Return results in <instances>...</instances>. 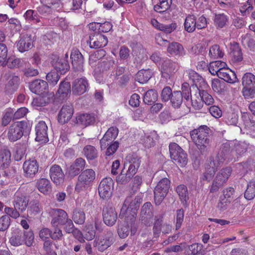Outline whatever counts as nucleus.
Listing matches in <instances>:
<instances>
[{"label":"nucleus","instance_id":"1","mask_svg":"<svg viewBox=\"0 0 255 255\" xmlns=\"http://www.w3.org/2000/svg\"><path fill=\"white\" fill-rule=\"evenodd\" d=\"M211 130L206 125L201 126L190 132L193 142L202 154H206L208 152L207 147L211 143Z\"/></svg>","mask_w":255,"mask_h":255},{"label":"nucleus","instance_id":"2","mask_svg":"<svg viewBox=\"0 0 255 255\" xmlns=\"http://www.w3.org/2000/svg\"><path fill=\"white\" fill-rule=\"evenodd\" d=\"M142 201L141 194L137 195L134 199L132 196L127 197L121 210L120 217H125L126 221L129 224L134 223L135 220L137 210Z\"/></svg>","mask_w":255,"mask_h":255},{"label":"nucleus","instance_id":"3","mask_svg":"<svg viewBox=\"0 0 255 255\" xmlns=\"http://www.w3.org/2000/svg\"><path fill=\"white\" fill-rule=\"evenodd\" d=\"M29 203V199L24 194L20 192H16L12 202L13 208L5 207L4 213L13 219H17L20 216V213L24 212Z\"/></svg>","mask_w":255,"mask_h":255},{"label":"nucleus","instance_id":"4","mask_svg":"<svg viewBox=\"0 0 255 255\" xmlns=\"http://www.w3.org/2000/svg\"><path fill=\"white\" fill-rule=\"evenodd\" d=\"M235 155L230 144L228 142H225L221 145L215 158L211 157L209 160L213 161L215 164L220 167L224 164L235 161Z\"/></svg>","mask_w":255,"mask_h":255},{"label":"nucleus","instance_id":"5","mask_svg":"<svg viewBox=\"0 0 255 255\" xmlns=\"http://www.w3.org/2000/svg\"><path fill=\"white\" fill-rule=\"evenodd\" d=\"M95 172L92 169L83 170L78 176L75 190L77 192L85 191L95 179Z\"/></svg>","mask_w":255,"mask_h":255},{"label":"nucleus","instance_id":"6","mask_svg":"<svg viewBox=\"0 0 255 255\" xmlns=\"http://www.w3.org/2000/svg\"><path fill=\"white\" fill-rule=\"evenodd\" d=\"M34 239V234L31 230L27 231L17 230L10 238L9 242L13 246H18L25 243L27 246L30 247Z\"/></svg>","mask_w":255,"mask_h":255},{"label":"nucleus","instance_id":"7","mask_svg":"<svg viewBox=\"0 0 255 255\" xmlns=\"http://www.w3.org/2000/svg\"><path fill=\"white\" fill-rule=\"evenodd\" d=\"M171 158L175 163L180 167L185 166L188 161L186 153L176 143H171L169 145Z\"/></svg>","mask_w":255,"mask_h":255},{"label":"nucleus","instance_id":"8","mask_svg":"<svg viewBox=\"0 0 255 255\" xmlns=\"http://www.w3.org/2000/svg\"><path fill=\"white\" fill-rule=\"evenodd\" d=\"M116 241V237L112 231H107L103 235L96 238L94 242V246L101 252L110 247Z\"/></svg>","mask_w":255,"mask_h":255},{"label":"nucleus","instance_id":"9","mask_svg":"<svg viewBox=\"0 0 255 255\" xmlns=\"http://www.w3.org/2000/svg\"><path fill=\"white\" fill-rule=\"evenodd\" d=\"M170 181L167 178H163L157 183L154 190V202L156 205H159L168 192Z\"/></svg>","mask_w":255,"mask_h":255},{"label":"nucleus","instance_id":"10","mask_svg":"<svg viewBox=\"0 0 255 255\" xmlns=\"http://www.w3.org/2000/svg\"><path fill=\"white\" fill-rule=\"evenodd\" d=\"M232 172V169L231 167H226L221 169L216 174V176L213 181L212 185L210 188L211 193H215L222 187L225 183Z\"/></svg>","mask_w":255,"mask_h":255},{"label":"nucleus","instance_id":"11","mask_svg":"<svg viewBox=\"0 0 255 255\" xmlns=\"http://www.w3.org/2000/svg\"><path fill=\"white\" fill-rule=\"evenodd\" d=\"M26 126L24 121L16 122L8 128L7 133L8 139L11 142L19 139L23 135L24 128Z\"/></svg>","mask_w":255,"mask_h":255},{"label":"nucleus","instance_id":"12","mask_svg":"<svg viewBox=\"0 0 255 255\" xmlns=\"http://www.w3.org/2000/svg\"><path fill=\"white\" fill-rule=\"evenodd\" d=\"M114 184V181L110 177L105 178L101 181L98 192L101 198L108 200L112 196Z\"/></svg>","mask_w":255,"mask_h":255},{"label":"nucleus","instance_id":"13","mask_svg":"<svg viewBox=\"0 0 255 255\" xmlns=\"http://www.w3.org/2000/svg\"><path fill=\"white\" fill-rule=\"evenodd\" d=\"M102 216L104 223L109 227L114 226L118 219L117 212L115 208L109 203L104 206Z\"/></svg>","mask_w":255,"mask_h":255},{"label":"nucleus","instance_id":"14","mask_svg":"<svg viewBox=\"0 0 255 255\" xmlns=\"http://www.w3.org/2000/svg\"><path fill=\"white\" fill-rule=\"evenodd\" d=\"M4 78L7 81L4 87V92L7 94H12L18 88L20 78L14 73L8 71L4 74Z\"/></svg>","mask_w":255,"mask_h":255},{"label":"nucleus","instance_id":"15","mask_svg":"<svg viewBox=\"0 0 255 255\" xmlns=\"http://www.w3.org/2000/svg\"><path fill=\"white\" fill-rule=\"evenodd\" d=\"M86 161L84 159L79 157L67 168L66 174L71 178H74L76 176L79 175L81 173L86 166Z\"/></svg>","mask_w":255,"mask_h":255},{"label":"nucleus","instance_id":"16","mask_svg":"<svg viewBox=\"0 0 255 255\" xmlns=\"http://www.w3.org/2000/svg\"><path fill=\"white\" fill-rule=\"evenodd\" d=\"M107 36L99 32H94L89 36V46L91 48H100L105 47L108 44Z\"/></svg>","mask_w":255,"mask_h":255},{"label":"nucleus","instance_id":"17","mask_svg":"<svg viewBox=\"0 0 255 255\" xmlns=\"http://www.w3.org/2000/svg\"><path fill=\"white\" fill-rule=\"evenodd\" d=\"M50 214L52 217V226L64 225L69 218L67 213L61 209H53L50 211Z\"/></svg>","mask_w":255,"mask_h":255},{"label":"nucleus","instance_id":"18","mask_svg":"<svg viewBox=\"0 0 255 255\" xmlns=\"http://www.w3.org/2000/svg\"><path fill=\"white\" fill-rule=\"evenodd\" d=\"M71 59L72 65L75 71L83 72L84 71V57L77 49H73L71 51Z\"/></svg>","mask_w":255,"mask_h":255},{"label":"nucleus","instance_id":"19","mask_svg":"<svg viewBox=\"0 0 255 255\" xmlns=\"http://www.w3.org/2000/svg\"><path fill=\"white\" fill-rule=\"evenodd\" d=\"M51 62L56 72L61 74H64L70 68L67 60L65 58H60L57 55H52Z\"/></svg>","mask_w":255,"mask_h":255},{"label":"nucleus","instance_id":"20","mask_svg":"<svg viewBox=\"0 0 255 255\" xmlns=\"http://www.w3.org/2000/svg\"><path fill=\"white\" fill-rule=\"evenodd\" d=\"M186 73L189 80L193 83L192 88L196 89L197 91L200 88H205L207 87V84L204 79L195 71L188 69L186 71Z\"/></svg>","mask_w":255,"mask_h":255},{"label":"nucleus","instance_id":"21","mask_svg":"<svg viewBox=\"0 0 255 255\" xmlns=\"http://www.w3.org/2000/svg\"><path fill=\"white\" fill-rule=\"evenodd\" d=\"M74 109L70 104L64 105L59 112L58 121L61 124L68 123L72 117Z\"/></svg>","mask_w":255,"mask_h":255},{"label":"nucleus","instance_id":"22","mask_svg":"<svg viewBox=\"0 0 255 255\" xmlns=\"http://www.w3.org/2000/svg\"><path fill=\"white\" fill-rule=\"evenodd\" d=\"M48 127L45 122L41 121L35 127V140L41 143H46L49 141L47 133Z\"/></svg>","mask_w":255,"mask_h":255},{"label":"nucleus","instance_id":"23","mask_svg":"<svg viewBox=\"0 0 255 255\" xmlns=\"http://www.w3.org/2000/svg\"><path fill=\"white\" fill-rule=\"evenodd\" d=\"M29 88L32 93L41 95L48 92V84L45 81L36 79L29 84Z\"/></svg>","mask_w":255,"mask_h":255},{"label":"nucleus","instance_id":"24","mask_svg":"<svg viewBox=\"0 0 255 255\" xmlns=\"http://www.w3.org/2000/svg\"><path fill=\"white\" fill-rule=\"evenodd\" d=\"M24 176L32 178L38 172L39 164L36 160L29 159L26 160L23 164Z\"/></svg>","mask_w":255,"mask_h":255},{"label":"nucleus","instance_id":"25","mask_svg":"<svg viewBox=\"0 0 255 255\" xmlns=\"http://www.w3.org/2000/svg\"><path fill=\"white\" fill-rule=\"evenodd\" d=\"M89 89V83L85 78H78L72 83V92L76 95H81Z\"/></svg>","mask_w":255,"mask_h":255},{"label":"nucleus","instance_id":"26","mask_svg":"<svg viewBox=\"0 0 255 255\" xmlns=\"http://www.w3.org/2000/svg\"><path fill=\"white\" fill-rule=\"evenodd\" d=\"M49 174L51 180L57 185H60L64 181V173L58 165L54 164L50 167Z\"/></svg>","mask_w":255,"mask_h":255},{"label":"nucleus","instance_id":"27","mask_svg":"<svg viewBox=\"0 0 255 255\" xmlns=\"http://www.w3.org/2000/svg\"><path fill=\"white\" fill-rule=\"evenodd\" d=\"M33 38L31 34L23 35L17 44V49L20 52L27 51L31 49L33 46Z\"/></svg>","mask_w":255,"mask_h":255},{"label":"nucleus","instance_id":"28","mask_svg":"<svg viewBox=\"0 0 255 255\" xmlns=\"http://www.w3.org/2000/svg\"><path fill=\"white\" fill-rule=\"evenodd\" d=\"M119 129L117 127H112L108 129L103 137L100 140L101 147L105 148L109 143L114 140L118 136Z\"/></svg>","mask_w":255,"mask_h":255},{"label":"nucleus","instance_id":"29","mask_svg":"<svg viewBox=\"0 0 255 255\" xmlns=\"http://www.w3.org/2000/svg\"><path fill=\"white\" fill-rule=\"evenodd\" d=\"M71 93V85L69 82L63 81L59 85V89L56 93L57 99L59 101L66 100Z\"/></svg>","mask_w":255,"mask_h":255},{"label":"nucleus","instance_id":"30","mask_svg":"<svg viewBox=\"0 0 255 255\" xmlns=\"http://www.w3.org/2000/svg\"><path fill=\"white\" fill-rule=\"evenodd\" d=\"M179 65L176 62L167 59L162 63V70L169 75L175 74L179 69Z\"/></svg>","mask_w":255,"mask_h":255},{"label":"nucleus","instance_id":"31","mask_svg":"<svg viewBox=\"0 0 255 255\" xmlns=\"http://www.w3.org/2000/svg\"><path fill=\"white\" fill-rule=\"evenodd\" d=\"M218 77L225 81L231 84L235 83L238 80L235 73L231 70L226 68L222 70V71L219 72V73L218 74Z\"/></svg>","mask_w":255,"mask_h":255},{"label":"nucleus","instance_id":"32","mask_svg":"<svg viewBox=\"0 0 255 255\" xmlns=\"http://www.w3.org/2000/svg\"><path fill=\"white\" fill-rule=\"evenodd\" d=\"M11 162V153L7 148L0 150V169L7 168Z\"/></svg>","mask_w":255,"mask_h":255},{"label":"nucleus","instance_id":"33","mask_svg":"<svg viewBox=\"0 0 255 255\" xmlns=\"http://www.w3.org/2000/svg\"><path fill=\"white\" fill-rule=\"evenodd\" d=\"M229 17L224 13H215L213 22L217 29H222L228 25Z\"/></svg>","mask_w":255,"mask_h":255},{"label":"nucleus","instance_id":"34","mask_svg":"<svg viewBox=\"0 0 255 255\" xmlns=\"http://www.w3.org/2000/svg\"><path fill=\"white\" fill-rule=\"evenodd\" d=\"M126 166L129 164L128 169L135 174L140 164V158L134 155H128L126 157Z\"/></svg>","mask_w":255,"mask_h":255},{"label":"nucleus","instance_id":"35","mask_svg":"<svg viewBox=\"0 0 255 255\" xmlns=\"http://www.w3.org/2000/svg\"><path fill=\"white\" fill-rule=\"evenodd\" d=\"M125 167L126 163L121 173L116 178V181L118 184L124 185L128 183L135 174L128 169L126 170Z\"/></svg>","mask_w":255,"mask_h":255},{"label":"nucleus","instance_id":"36","mask_svg":"<svg viewBox=\"0 0 255 255\" xmlns=\"http://www.w3.org/2000/svg\"><path fill=\"white\" fill-rule=\"evenodd\" d=\"M219 167L215 164L213 161H211L209 160L208 162L206 165V171L203 174L202 179L203 180L210 181Z\"/></svg>","mask_w":255,"mask_h":255},{"label":"nucleus","instance_id":"37","mask_svg":"<svg viewBox=\"0 0 255 255\" xmlns=\"http://www.w3.org/2000/svg\"><path fill=\"white\" fill-rule=\"evenodd\" d=\"M5 62V66L10 69L23 67L26 63L24 60L16 57L7 58Z\"/></svg>","mask_w":255,"mask_h":255},{"label":"nucleus","instance_id":"38","mask_svg":"<svg viewBox=\"0 0 255 255\" xmlns=\"http://www.w3.org/2000/svg\"><path fill=\"white\" fill-rule=\"evenodd\" d=\"M227 64L225 62L221 61H216L211 62L208 67V70L210 73L213 75H217L219 72L222 71V70L225 68Z\"/></svg>","mask_w":255,"mask_h":255},{"label":"nucleus","instance_id":"39","mask_svg":"<svg viewBox=\"0 0 255 255\" xmlns=\"http://www.w3.org/2000/svg\"><path fill=\"white\" fill-rule=\"evenodd\" d=\"M167 51L171 55L182 56L184 54V50L181 44L173 42L170 43L167 48Z\"/></svg>","mask_w":255,"mask_h":255},{"label":"nucleus","instance_id":"40","mask_svg":"<svg viewBox=\"0 0 255 255\" xmlns=\"http://www.w3.org/2000/svg\"><path fill=\"white\" fill-rule=\"evenodd\" d=\"M76 120L78 124L87 127L94 123L95 117L91 114H83L77 117Z\"/></svg>","mask_w":255,"mask_h":255},{"label":"nucleus","instance_id":"41","mask_svg":"<svg viewBox=\"0 0 255 255\" xmlns=\"http://www.w3.org/2000/svg\"><path fill=\"white\" fill-rule=\"evenodd\" d=\"M152 72L150 69L139 70L136 75V80L139 83H146L152 77Z\"/></svg>","mask_w":255,"mask_h":255},{"label":"nucleus","instance_id":"42","mask_svg":"<svg viewBox=\"0 0 255 255\" xmlns=\"http://www.w3.org/2000/svg\"><path fill=\"white\" fill-rule=\"evenodd\" d=\"M196 26L195 16L194 14H188L184 21L185 30L189 33L193 32L196 28Z\"/></svg>","mask_w":255,"mask_h":255},{"label":"nucleus","instance_id":"43","mask_svg":"<svg viewBox=\"0 0 255 255\" xmlns=\"http://www.w3.org/2000/svg\"><path fill=\"white\" fill-rule=\"evenodd\" d=\"M158 99V93L154 89H150L146 91L143 96V100L145 104L151 105L155 103Z\"/></svg>","mask_w":255,"mask_h":255},{"label":"nucleus","instance_id":"44","mask_svg":"<svg viewBox=\"0 0 255 255\" xmlns=\"http://www.w3.org/2000/svg\"><path fill=\"white\" fill-rule=\"evenodd\" d=\"M36 186L39 191L44 194L48 193L51 190L50 181L46 178H41L38 180Z\"/></svg>","mask_w":255,"mask_h":255},{"label":"nucleus","instance_id":"45","mask_svg":"<svg viewBox=\"0 0 255 255\" xmlns=\"http://www.w3.org/2000/svg\"><path fill=\"white\" fill-rule=\"evenodd\" d=\"M243 88L255 87V76L251 73H245L242 79Z\"/></svg>","mask_w":255,"mask_h":255},{"label":"nucleus","instance_id":"46","mask_svg":"<svg viewBox=\"0 0 255 255\" xmlns=\"http://www.w3.org/2000/svg\"><path fill=\"white\" fill-rule=\"evenodd\" d=\"M172 107L174 108H179L183 102L182 95L180 91L173 92L170 99Z\"/></svg>","mask_w":255,"mask_h":255},{"label":"nucleus","instance_id":"47","mask_svg":"<svg viewBox=\"0 0 255 255\" xmlns=\"http://www.w3.org/2000/svg\"><path fill=\"white\" fill-rule=\"evenodd\" d=\"M83 153L88 160H94L98 157V150L94 146L91 145L85 146Z\"/></svg>","mask_w":255,"mask_h":255},{"label":"nucleus","instance_id":"48","mask_svg":"<svg viewBox=\"0 0 255 255\" xmlns=\"http://www.w3.org/2000/svg\"><path fill=\"white\" fill-rule=\"evenodd\" d=\"M152 205L150 202H146L143 204L141 208L140 215L142 220L149 219L153 215Z\"/></svg>","mask_w":255,"mask_h":255},{"label":"nucleus","instance_id":"49","mask_svg":"<svg viewBox=\"0 0 255 255\" xmlns=\"http://www.w3.org/2000/svg\"><path fill=\"white\" fill-rule=\"evenodd\" d=\"M42 210L40 202L37 199H33L29 203L28 211L30 215H35L39 214Z\"/></svg>","mask_w":255,"mask_h":255},{"label":"nucleus","instance_id":"50","mask_svg":"<svg viewBox=\"0 0 255 255\" xmlns=\"http://www.w3.org/2000/svg\"><path fill=\"white\" fill-rule=\"evenodd\" d=\"M172 0H159V2L154 6V10L159 13L167 10L171 6Z\"/></svg>","mask_w":255,"mask_h":255},{"label":"nucleus","instance_id":"51","mask_svg":"<svg viewBox=\"0 0 255 255\" xmlns=\"http://www.w3.org/2000/svg\"><path fill=\"white\" fill-rule=\"evenodd\" d=\"M72 219L77 224H83L86 219L84 212L80 209H75L73 213Z\"/></svg>","mask_w":255,"mask_h":255},{"label":"nucleus","instance_id":"52","mask_svg":"<svg viewBox=\"0 0 255 255\" xmlns=\"http://www.w3.org/2000/svg\"><path fill=\"white\" fill-rule=\"evenodd\" d=\"M176 190L181 202L186 203L189 198L187 187L183 184H180L177 187Z\"/></svg>","mask_w":255,"mask_h":255},{"label":"nucleus","instance_id":"53","mask_svg":"<svg viewBox=\"0 0 255 255\" xmlns=\"http://www.w3.org/2000/svg\"><path fill=\"white\" fill-rule=\"evenodd\" d=\"M105 51L103 50H101L98 51L93 54H91L89 56V62L91 66H95L97 64L99 65L100 61L99 60L102 58L103 56L105 55Z\"/></svg>","mask_w":255,"mask_h":255},{"label":"nucleus","instance_id":"54","mask_svg":"<svg viewBox=\"0 0 255 255\" xmlns=\"http://www.w3.org/2000/svg\"><path fill=\"white\" fill-rule=\"evenodd\" d=\"M198 96L201 98L202 102H204L207 105H211L214 103V99L212 96L207 91L198 89Z\"/></svg>","mask_w":255,"mask_h":255},{"label":"nucleus","instance_id":"55","mask_svg":"<svg viewBox=\"0 0 255 255\" xmlns=\"http://www.w3.org/2000/svg\"><path fill=\"white\" fill-rule=\"evenodd\" d=\"M209 56L213 59H216L223 57L224 53L220 50L219 45L214 44L210 47Z\"/></svg>","mask_w":255,"mask_h":255},{"label":"nucleus","instance_id":"56","mask_svg":"<svg viewBox=\"0 0 255 255\" xmlns=\"http://www.w3.org/2000/svg\"><path fill=\"white\" fill-rule=\"evenodd\" d=\"M42 3L43 4V8H52L57 9L61 5L60 0H40Z\"/></svg>","mask_w":255,"mask_h":255},{"label":"nucleus","instance_id":"57","mask_svg":"<svg viewBox=\"0 0 255 255\" xmlns=\"http://www.w3.org/2000/svg\"><path fill=\"white\" fill-rule=\"evenodd\" d=\"M241 41L244 45L248 46L251 50L255 51V40L250 35L246 34L242 36Z\"/></svg>","mask_w":255,"mask_h":255},{"label":"nucleus","instance_id":"58","mask_svg":"<svg viewBox=\"0 0 255 255\" xmlns=\"http://www.w3.org/2000/svg\"><path fill=\"white\" fill-rule=\"evenodd\" d=\"M46 78L47 83L51 86H54L57 84L59 80L60 76L57 72L52 71L47 74Z\"/></svg>","mask_w":255,"mask_h":255},{"label":"nucleus","instance_id":"59","mask_svg":"<svg viewBox=\"0 0 255 255\" xmlns=\"http://www.w3.org/2000/svg\"><path fill=\"white\" fill-rule=\"evenodd\" d=\"M244 196L246 199L250 200L255 197V182H250L245 192Z\"/></svg>","mask_w":255,"mask_h":255},{"label":"nucleus","instance_id":"60","mask_svg":"<svg viewBox=\"0 0 255 255\" xmlns=\"http://www.w3.org/2000/svg\"><path fill=\"white\" fill-rule=\"evenodd\" d=\"M24 16L25 19L29 21H33L34 23H38L40 22L39 16L37 13L33 10L29 9L26 11Z\"/></svg>","mask_w":255,"mask_h":255},{"label":"nucleus","instance_id":"61","mask_svg":"<svg viewBox=\"0 0 255 255\" xmlns=\"http://www.w3.org/2000/svg\"><path fill=\"white\" fill-rule=\"evenodd\" d=\"M247 144L244 142L237 141L235 143L234 154L235 152L237 154L242 155L245 153L247 149Z\"/></svg>","mask_w":255,"mask_h":255},{"label":"nucleus","instance_id":"62","mask_svg":"<svg viewBox=\"0 0 255 255\" xmlns=\"http://www.w3.org/2000/svg\"><path fill=\"white\" fill-rule=\"evenodd\" d=\"M11 217L8 215H5L0 217V231H5L10 224Z\"/></svg>","mask_w":255,"mask_h":255},{"label":"nucleus","instance_id":"63","mask_svg":"<svg viewBox=\"0 0 255 255\" xmlns=\"http://www.w3.org/2000/svg\"><path fill=\"white\" fill-rule=\"evenodd\" d=\"M239 116L235 113L227 114L225 117V122L229 125L237 126L238 123Z\"/></svg>","mask_w":255,"mask_h":255},{"label":"nucleus","instance_id":"64","mask_svg":"<svg viewBox=\"0 0 255 255\" xmlns=\"http://www.w3.org/2000/svg\"><path fill=\"white\" fill-rule=\"evenodd\" d=\"M242 93L245 99L255 98V87L243 88Z\"/></svg>","mask_w":255,"mask_h":255}]
</instances>
